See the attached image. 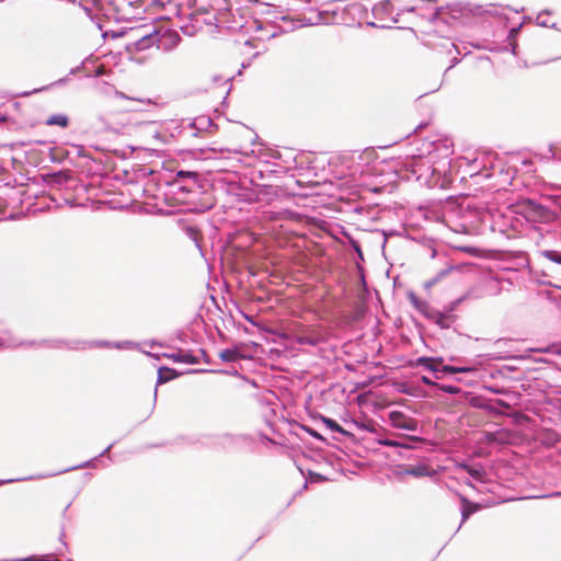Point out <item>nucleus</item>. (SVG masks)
<instances>
[{
  "mask_svg": "<svg viewBox=\"0 0 561 561\" xmlns=\"http://www.w3.org/2000/svg\"><path fill=\"white\" fill-rule=\"evenodd\" d=\"M239 351L237 348H227L219 353V358L227 363H233L241 358Z\"/></svg>",
  "mask_w": 561,
  "mask_h": 561,
  "instance_id": "nucleus-11",
  "label": "nucleus"
},
{
  "mask_svg": "<svg viewBox=\"0 0 561 561\" xmlns=\"http://www.w3.org/2000/svg\"><path fill=\"white\" fill-rule=\"evenodd\" d=\"M459 501L461 504V522L465 523L471 514L480 511L482 506L478 503L471 502L465 495L459 494Z\"/></svg>",
  "mask_w": 561,
  "mask_h": 561,
  "instance_id": "nucleus-5",
  "label": "nucleus"
},
{
  "mask_svg": "<svg viewBox=\"0 0 561 561\" xmlns=\"http://www.w3.org/2000/svg\"><path fill=\"white\" fill-rule=\"evenodd\" d=\"M409 300L421 312H424L425 309L427 308V304L425 301L420 300L413 293L409 294Z\"/></svg>",
  "mask_w": 561,
  "mask_h": 561,
  "instance_id": "nucleus-14",
  "label": "nucleus"
},
{
  "mask_svg": "<svg viewBox=\"0 0 561 561\" xmlns=\"http://www.w3.org/2000/svg\"><path fill=\"white\" fill-rule=\"evenodd\" d=\"M442 370L445 371V373H448V374H456V373L467 371L466 368H457V367H453V366H444Z\"/></svg>",
  "mask_w": 561,
  "mask_h": 561,
  "instance_id": "nucleus-17",
  "label": "nucleus"
},
{
  "mask_svg": "<svg viewBox=\"0 0 561 561\" xmlns=\"http://www.w3.org/2000/svg\"><path fill=\"white\" fill-rule=\"evenodd\" d=\"M137 36L139 37L136 42V45L139 49H145L153 45L157 41V36H159L158 42L159 45L162 46L165 49H171L175 47L179 42L181 41V37L176 31L173 30H167L162 32L161 34H153L150 32H145L142 28L137 30Z\"/></svg>",
  "mask_w": 561,
  "mask_h": 561,
  "instance_id": "nucleus-1",
  "label": "nucleus"
},
{
  "mask_svg": "<svg viewBox=\"0 0 561 561\" xmlns=\"http://www.w3.org/2000/svg\"><path fill=\"white\" fill-rule=\"evenodd\" d=\"M300 342L304 344L314 345L317 343V340L309 337V336H304V337H300Z\"/></svg>",
  "mask_w": 561,
  "mask_h": 561,
  "instance_id": "nucleus-18",
  "label": "nucleus"
},
{
  "mask_svg": "<svg viewBox=\"0 0 561 561\" xmlns=\"http://www.w3.org/2000/svg\"><path fill=\"white\" fill-rule=\"evenodd\" d=\"M545 257L548 260L561 264V252L554 251V250H548L543 252Z\"/></svg>",
  "mask_w": 561,
  "mask_h": 561,
  "instance_id": "nucleus-15",
  "label": "nucleus"
},
{
  "mask_svg": "<svg viewBox=\"0 0 561 561\" xmlns=\"http://www.w3.org/2000/svg\"><path fill=\"white\" fill-rule=\"evenodd\" d=\"M5 121V117H0V122H4Z\"/></svg>",
  "mask_w": 561,
  "mask_h": 561,
  "instance_id": "nucleus-28",
  "label": "nucleus"
},
{
  "mask_svg": "<svg viewBox=\"0 0 561 561\" xmlns=\"http://www.w3.org/2000/svg\"><path fill=\"white\" fill-rule=\"evenodd\" d=\"M444 319H445L444 314H442V313H437L436 322H437L438 324H440L442 327H443V321H444Z\"/></svg>",
  "mask_w": 561,
  "mask_h": 561,
  "instance_id": "nucleus-19",
  "label": "nucleus"
},
{
  "mask_svg": "<svg viewBox=\"0 0 561 561\" xmlns=\"http://www.w3.org/2000/svg\"><path fill=\"white\" fill-rule=\"evenodd\" d=\"M442 358H433V357H421L417 359V365L424 366L432 371H437L439 364H442Z\"/></svg>",
  "mask_w": 561,
  "mask_h": 561,
  "instance_id": "nucleus-10",
  "label": "nucleus"
},
{
  "mask_svg": "<svg viewBox=\"0 0 561 561\" xmlns=\"http://www.w3.org/2000/svg\"><path fill=\"white\" fill-rule=\"evenodd\" d=\"M412 439H413V440H420V438H419V437H415V436H413V437H412Z\"/></svg>",
  "mask_w": 561,
  "mask_h": 561,
  "instance_id": "nucleus-27",
  "label": "nucleus"
},
{
  "mask_svg": "<svg viewBox=\"0 0 561 561\" xmlns=\"http://www.w3.org/2000/svg\"><path fill=\"white\" fill-rule=\"evenodd\" d=\"M391 425L396 428L416 431L417 421L411 416L405 415L400 411H393L389 414Z\"/></svg>",
  "mask_w": 561,
  "mask_h": 561,
  "instance_id": "nucleus-4",
  "label": "nucleus"
},
{
  "mask_svg": "<svg viewBox=\"0 0 561 561\" xmlns=\"http://www.w3.org/2000/svg\"><path fill=\"white\" fill-rule=\"evenodd\" d=\"M244 46H251L250 42H244Z\"/></svg>",
  "mask_w": 561,
  "mask_h": 561,
  "instance_id": "nucleus-26",
  "label": "nucleus"
},
{
  "mask_svg": "<svg viewBox=\"0 0 561 561\" xmlns=\"http://www.w3.org/2000/svg\"><path fill=\"white\" fill-rule=\"evenodd\" d=\"M224 16H225V14H221L220 22L227 23V27L232 31H242L243 28L247 27V21H244L243 15H240L239 19L233 18V20L231 22L225 21ZM232 16H234V15L232 14Z\"/></svg>",
  "mask_w": 561,
  "mask_h": 561,
  "instance_id": "nucleus-9",
  "label": "nucleus"
},
{
  "mask_svg": "<svg viewBox=\"0 0 561 561\" xmlns=\"http://www.w3.org/2000/svg\"><path fill=\"white\" fill-rule=\"evenodd\" d=\"M457 469L465 470L468 474H470L473 479L478 481H483L485 471L482 466L472 467L463 462H459L456 465Z\"/></svg>",
  "mask_w": 561,
  "mask_h": 561,
  "instance_id": "nucleus-6",
  "label": "nucleus"
},
{
  "mask_svg": "<svg viewBox=\"0 0 561 561\" xmlns=\"http://www.w3.org/2000/svg\"><path fill=\"white\" fill-rule=\"evenodd\" d=\"M169 357L171 359H173L174 362H180V363H187V364H196L197 363V360L194 356L186 354V353H182V352L171 354Z\"/></svg>",
  "mask_w": 561,
  "mask_h": 561,
  "instance_id": "nucleus-12",
  "label": "nucleus"
},
{
  "mask_svg": "<svg viewBox=\"0 0 561 561\" xmlns=\"http://www.w3.org/2000/svg\"><path fill=\"white\" fill-rule=\"evenodd\" d=\"M16 561H37V560L34 559L33 557H30V558L19 559Z\"/></svg>",
  "mask_w": 561,
  "mask_h": 561,
  "instance_id": "nucleus-24",
  "label": "nucleus"
},
{
  "mask_svg": "<svg viewBox=\"0 0 561 561\" xmlns=\"http://www.w3.org/2000/svg\"><path fill=\"white\" fill-rule=\"evenodd\" d=\"M383 444L387 446H393V447L400 445L399 443H397L394 440H386Z\"/></svg>",
  "mask_w": 561,
  "mask_h": 561,
  "instance_id": "nucleus-20",
  "label": "nucleus"
},
{
  "mask_svg": "<svg viewBox=\"0 0 561 561\" xmlns=\"http://www.w3.org/2000/svg\"><path fill=\"white\" fill-rule=\"evenodd\" d=\"M422 381L426 385H434L433 381H431L427 377L423 376Z\"/></svg>",
  "mask_w": 561,
  "mask_h": 561,
  "instance_id": "nucleus-22",
  "label": "nucleus"
},
{
  "mask_svg": "<svg viewBox=\"0 0 561 561\" xmlns=\"http://www.w3.org/2000/svg\"><path fill=\"white\" fill-rule=\"evenodd\" d=\"M179 374L173 368L169 367H160L158 370V383H165L174 378H176Z\"/></svg>",
  "mask_w": 561,
  "mask_h": 561,
  "instance_id": "nucleus-8",
  "label": "nucleus"
},
{
  "mask_svg": "<svg viewBox=\"0 0 561 561\" xmlns=\"http://www.w3.org/2000/svg\"><path fill=\"white\" fill-rule=\"evenodd\" d=\"M436 471L426 462H419L416 465H402L398 466L396 476L402 478L404 476H412L415 478L433 477Z\"/></svg>",
  "mask_w": 561,
  "mask_h": 561,
  "instance_id": "nucleus-3",
  "label": "nucleus"
},
{
  "mask_svg": "<svg viewBox=\"0 0 561 561\" xmlns=\"http://www.w3.org/2000/svg\"><path fill=\"white\" fill-rule=\"evenodd\" d=\"M446 392L448 393H455L456 392V389L454 387H445L443 388Z\"/></svg>",
  "mask_w": 561,
  "mask_h": 561,
  "instance_id": "nucleus-21",
  "label": "nucleus"
},
{
  "mask_svg": "<svg viewBox=\"0 0 561 561\" xmlns=\"http://www.w3.org/2000/svg\"><path fill=\"white\" fill-rule=\"evenodd\" d=\"M322 421L327 424V426L329 428H331L332 431L334 432H337V433H341V434H344V435H350L348 432H346L345 430H343L334 420L332 419H329V417H322Z\"/></svg>",
  "mask_w": 561,
  "mask_h": 561,
  "instance_id": "nucleus-13",
  "label": "nucleus"
},
{
  "mask_svg": "<svg viewBox=\"0 0 561 561\" xmlns=\"http://www.w3.org/2000/svg\"><path fill=\"white\" fill-rule=\"evenodd\" d=\"M551 496H561V492H556Z\"/></svg>",
  "mask_w": 561,
  "mask_h": 561,
  "instance_id": "nucleus-25",
  "label": "nucleus"
},
{
  "mask_svg": "<svg viewBox=\"0 0 561 561\" xmlns=\"http://www.w3.org/2000/svg\"><path fill=\"white\" fill-rule=\"evenodd\" d=\"M516 213L525 216L530 221L551 222L556 219V214L536 202L524 198L516 203Z\"/></svg>",
  "mask_w": 561,
  "mask_h": 561,
  "instance_id": "nucleus-2",
  "label": "nucleus"
},
{
  "mask_svg": "<svg viewBox=\"0 0 561 561\" xmlns=\"http://www.w3.org/2000/svg\"><path fill=\"white\" fill-rule=\"evenodd\" d=\"M69 123V117L66 114H54L45 122L47 126H58L60 128H67Z\"/></svg>",
  "mask_w": 561,
  "mask_h": 561,
  "instance_id": "nucleus-7",
  "label": "nucleus"
},
{
  "mask_svg": "<svg viewBox=\"0 0 561 561\" xmlns=\"http://www.w3.org/2000/svg\"><path fill=\"white\" fill-rule=\"evenodd\" d=\"M309 433L313 436V437H317L319 439H322V437L320 436V434H318L316 431H309Z\"/></svg>",
  "mask_w": 561,
  "mask_h": 561,
  "instance_id": "nucleus-23",
  "label": "nucleus"
},
{
  "mask_svg": "<svg viewBox=\"0 0 561 561\" xmlns=\"http://www.w3.org/2000/svg\"><path fill=\"white\" fill-rule=\"evenodd\" d=\"M375 156H376L375 150H374V149H371V148H368V149H365V150L363 151V153L360 154V158H362V159H365V160H371V159H374V158H375Z\"/></svg>",
  "mask_w": 561,
  "mask_h": 561,
  "instance_id": "nucleus-16",
  "label": "nucleus"
}]
</instances>
